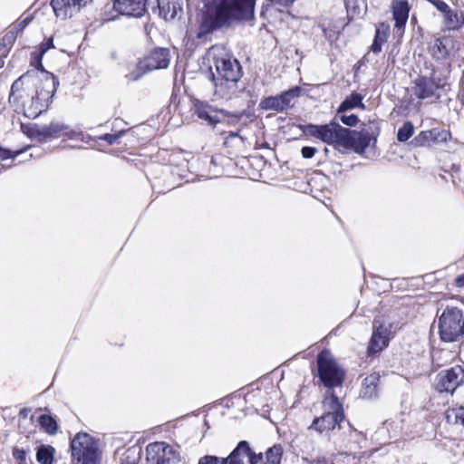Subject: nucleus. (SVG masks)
<instances>
[{"mask_svg":"<svg viewBox=\"0 0 464 464\" xmlns=\"http://www.w3.org/2000/svg\"><path fill=\"white\" fill-rule=\"evenodd\" d=\"M256 0H218L208 5L202 14L197 38L227 27L234 21H251L255 17Z\"/></svg>","mask_w":464,"mask_h":464,"instance_id":"1","label":"nucleus"},{"mask_svg":"<svg viewBox=\"0 0 464 464\" xmlns=\"http://www.w3.org/2000/svg\"><path fill=\"white\" fill-rule=\"evenodd\" d=\"M40 82L35 85V95L24 104V114L29 119H35L47 111L56 92L59 82L49 72H40Z\"/></svg>","mask_w":464,"mask_h":464,"instance_id":"2","label":"nucleus"},{"mask_svg":"<svg viewBox=\"0 0 464 464\" xmlns=\"http://www.w3.org/2000/svg\"><path fill=\"white\" fill-rule=\"evenodd\" d=\"M323 407V414L313 420L307 428L308 431H315L322 435L334 430L336 427L341 428V423L344 420V411L334 391H330L329 396H324Z\"/></svg>","mask_w":464,"mask_h":464,"instance_id":"3","label":"nucleus"},{"mask_svg":"<svg viewBox=\"0 0 464 464\" xmlns=\"http://www.w3.org/2000/svg\"><path fill=\"white\" fill-rule=\"evenodd\" d=\"M317 375L320 382L327 388L325 396L335 387H341L345 379V371L337 363L331 352L322 350L316 358Z\"/></svg>","mask_w":464,"mask_h":464,"instance_id":"4","label":"nucleus"},{"mask_svg":"<svg viewBox=\"0 0 464 464\" xmlns=\"http://www.w3.org/2000/svg\"><path fill=\"white\" fill-rule=\"evenodd\" d=\"M439 335L444 343L458 342L464 336V313L455 306H447L438 316Z\"/></svg>","mask_w":464,"mask_h":464,"instance_id":"5","label":"nucleus"},{"mask_svg":"<svg viewBox=\"0 0 464 464\" xmlns=\"http://www.w3.org/2000/svg\"><path fill=\"white\" fill-rule=\"evenodd\" d=\"M73 464H96L100 459L99 442L85 432L77 433L70 443Z\"/></svg>","mask_w":464,"mask_h":464,"instance_id":"6","label":"nucleus"},{"mask_svg":"<svg viewBox=\"0 0 464 464\" xmlns=\"http://www.w3.org/2000/svg\"><path fill=\"white\" fill-rule=\"evenodd\" d=\"M169 61V51L167 48H155L137 64L136 70L128 77L130 81H137L147 72L167 68Z\"/></svg>","mask_w":464,"mask_h":464,"instance_id":"7","label":"nucleus"},{"mask_svg":"<svg viewBox=\"0 0 464 464\" xmlns=\"http://www.w3.org/2000/svg\"><path fill=\"white\" fill-rule=\"evenodd\" d=\"M392 324L375 319L372 323V334L367 347L369 356L375 355L388 347L392 337Z\"/></svg>","mask_w":464,"mask_h":464,"instance_id":"8","label":"nucleus"},{"mask_svg":"<svg viewBox=\"0 0 464 464\" xmlns=\"http://www.w3.org/2000/svg\"><path fill=\"white\" fill-rule=\"evenodd\" d=\"M146 464H176L178 454L168 443L156 441L146 447Z\"/></svg>","mask_w":464,"mask_h":464,"instance_id":"9","label":"nucleus"},{"mask_svg":"<svg viewBox=\"0 0 464 464\" xmlns=\"http://www.w3.org/2000/svg\"><path fill=\"white\" fill-rule=\"evenodd\" d=\"M462 383L464 369L460 365H455L437 375L436 388L440 392H453Z\"/></svg>","mask_w":464,"mask_h":464,"instance_id":"10","label":"nucleus"},{"mask_svg":"<svg viewBox=\"0 0 464 464\" xmlns=\"http://www.w3.org/2000/svg\"><path fill=\"white\" fill-rule=\"evenodd\" d=\"M221 464H260L261 455L251 450L246 440L240 441L232 452L227 457L222 458Z\"/></svg>","mask_w":464,"mask_h":464,"instance_id":"11","label":"nucleus"},{"mask_svg":"<svg viewBox=\"0 0 464 464\" xmlns=\"http://www.w3.org/2000/svg\"><path fill=\"white\" fill-rule=\"evenodd\" d=\"M300 94V88L295 87L279 95L269 96L262 100L259 107L265 111H284L293 105V101Z\"/></svg>","mask_w":464,"mask_h":464,"instance_id":"12","label":"nucleus"},{"mask_svg":"<svg viewBox=\"0 0 464 464\" xmlns=\"http://www.w3.org/2000/svg\"><path fill=\"white\" fill-rule=\"evenodd\" d=\"M214 65L216 72H212L210 67L211 78L220 77L227 78H241L242 68L237 59L227 57H217L214 59Z\"/></svg>","mask_w":464,"mask_h":464,"instance_id":"13","label":"nucleus"},{"mask_svg":"<svg viewBox=\"0 0 464 464\" xmlns=\"http://www.w3.org/2000/svg\"><path fill=\"white\" fill-rule=\"evenodd\" d=\"M240 78H227L220 77L211 78L214 84V93L221 99L231 100L238 97L239 94L245 90V85H239Z\"/></svg>","mask_w":464,"mask_h":464,"instance_id":"14","label":"nucleus"},{"mask_svg":"<svg viewBox=\"0 0 464 464\" xmlns=\"http://www.w3.org/2000/svg\"><path fill=\"white\" fill-rule=\"evenodd\" d=\"M444 82L440 78L420 76L414 81L413 93L421 100L439 95L437 91L442 88Z\"/></svg>","mask_w":464,"mask_h":464,"instance_id":"15","label":"nucleus"},{"mask_svg":"<svg viewBox=\"0 0 464 464\" xmlns=\"http://www.w3.org/2000/svg\"><path fill=\"white\" fill-rule=\"evenodd\" d=\"M348 132L349 133L345 135L346 141H343V148L345 150H353L355 153L360 155L363 154L370 146L372 133L366 129L360 131L348 129Z\"/></svg>","mask_w":464,"mask_h":464,"instance_id":"16","label":"nucleus"},{"mask_svg":"<svg viewBox=\"0 0 464 464\" xmlns=\"http://www.w3.org/2000/svg\"><path fill=\"white\" fill-rule=\"evenodd\" d=\"M194 112L202 121H207L209 125L215 126L223 122V118L228 115V111L218 109L208 102L196 101L194 103Z\"/></svg>","mask_w":464,"mask_h":464,"instance_id":"17","label":"nucleus"},{"mask_svg":"<svg viewBox=\"0 0 464 464\" xmlns=\"http://www.w3.org/2000/svg\"><path fill=\"white\" fill-rule=\"evenodd\" d=\"M92 0H52L51 5L55 15L61 19H67L78 13L82 6Z\"/></svg>","mask_w":464,"mask_h":464,"instance_id":"18","label":"nucleus"},{"mask_svg":"<svg viewBox=\"0 0 464 464\" xmlns=\"http://www.w3.org/2000/svg\"><path fill=\"white\" fill-rule=\"evenodd\" d=\"M36 135L40 140L57 139L64 137L72 139L74 132L70 130L69 126L62 122H51L36 129Z\"/></svg>","mask_w":464,"mask_h":464,"instance_id":"19","label":"nucleus"},{"mask_svg":"<svg viewBox=\"0 0 464 464\" xmlns=\"http://www.w3.org/2000/svg\"><path fill=\"white\" fill-rule=\"evenodd\" d=\"M349 133L347 128L342 127L335 121L324 124L322 141L328 144H334L343 147V141H346L345 135Z\"/></svg>","mask_w":464,"mask_h":464,"instance_id":"20","label":"nucleus"},{"mask_svg":"<svg viewBox=\"0 0 464 464\" xmlns=\"http://www.w3.org/2000/svg\"><path fill=\"white\" fill-rule=\"evenodd\" d=\"M113 8L122 15L140 17L146 10V0H114Z\"/></svg>","mask_w":464,"mask_h":464,"instance_id":"21","label":"nucleus"},{"mask_svg":"<svg viewBox=\"0 0 464 464\" xmlns=\"http://www.w3.org/2000/svg\"><path fill=\"white\" fill-rule=\"evenodd\" d=\"M410 5L407 0H394L392 3V16L395 21L394 31L402 34L409 18Z\"/></svg>","mask_w":464,"mask_h":464,"instance_id":"22","label":"nucleus"},{"mask_svg":"<svg viewBox=\"0 0 464 464\" xmlns=\"http://www.w3.org/2000/svg\"><path fill=\"white\" fill-rule=\"evenodd\" d=\"M380 382V375L372 373L365 377L362 382L360 397L364 400H372L378 396V387Z\"/></svg>","mask_w":464,"mask_h":464,"instance_id":"23","label":"nucleus"},{"mask_svg":"<svg viewBox=\"0 0 464 464\" xmlns=\"http://www.w3.org/2000/svg\"><path fill=\"white\" fill-rule=\"evenodd\" d=\"M40 72H42L27 71L18 79H16L11 86L9 100L11 101L12 99H16V92H18L22 89L24 83L32 84L35 87V85L40 82Z\"/></svg>","mask_w":464,"mask_h":464,"instance_id":"24","label":"nucleus"},{"mask_svg":"<svg viewBox=\"0 0 464 464\" xmlns=\"http://www.w3.org/2000/svg\"><path fill=\"white\" fill-rule=\"evenodd\" d=\"M451 40L450 38H437L432 44L429 47L430 55L439 62H443L448 59L450 55V45Z\"/></svg>","mask_w":464,"mask_h":464,"instance_id":"25","label":"nucleus"},{"mask_svg":"<svg viewBox=\"0 0 464 464\" xmlns=\"http://www.w3.org/2000/svg\"><path fill=\"white\" fill-rule=\"evenodd\" d=\"M159 14L166 21L173 20L182 11L178 0H158Z\"/></svg>","mask_w":464,"mask_h":464,"instance_id":"26","label":"nucleus"},{"mask_svg":"<svg viewBox=\"0 0 464 464\" xmlns=\"http://www.w3.org/2000/svg\"><path fill=\"white\" fill-rule=\"evenodd\" d=\"M442 13L444 14V24L448 30H458L463 25L464 14L462 12L448 6Z\"/></svg>","mask_w":464,"mask_h":464,"instance_id":"27","label":"nucleus"},{"mask_svg":"<svg viewBox=\"0 0 464 464\" xmlns=\"http://www.w3.org/2000/svg\"><path fill=\"white\" fill-rule=\"evenodd\" d=\"M354 108L364 109L362 96L358 92H353L347 96L339 105L337 113H343L344 111L353 110Z\"/></svg>","mask_w":464,"mask_h":464,"instance_id":"28","label":"nucleus"},{"mask_svg":"<svg viewBox=\"0 0 464 464\" xmlns=\"http://www.w3.org/2000/svg\"><path fill=\"white\" fill-rule=\"evenodd\" d=\"M260 464H280L283 455V448L281 445H274L269 448L265 454L260 453Z\"/></svg>","mask_w":464,"mask_h":464,"instance_id":"29","label":"nucleus"},{"mask_svg":"<svg viewBox=\"0 0 464 464\" xmlns=\"http://www.w3.org/2000/svg\"><path fill=\"white\" fill-rule=\"evenodd\" d=\"M54 449L49 445H42L36 452V459L41 464H52L53 460Z\"/></svg>","mask_w":464,"mask_h":464,"instance_id":"30","label":"nucleus"},{"mask_svg":"<svg viewBox=\"0 0 464 464\" xmlns=\"http://www.w3.org/2000/svg\"><path fill=\"white\" fill-rule=\"evenodd\" d=\"M38 422L42 429L50 435L57 432L58 425L56 420L50 415L43 414L38 418Z\"/></svg>","mask_w":464,"mask_h":464,"instance_id":"31","label":"nucleus"},{"mask_svg":"<svg viewBox=\"0 0 464 464\" xmlns=\"http://www.w3.org/2000/svg\"><path fill=\"white\" fill-rule=\"evenodd\" d=\"M446 419L449 422L461 424L464 427V406L449 409L446 411Z\"/></svg>","mask_w":464,"mask_h":464,"instance_id":"32","label":"nucleus"},{"mask_svg":"<svg viewBox=\"0 0 464 464\" xmlns=\"http://www.w3.org/2000/svg\"><path fill=\"white\" fill-rule=\"evenodd\" d=\"M437 133L436 129L430 130L420 131L412 140L411 144L414 146H426L432 142V136Z\"/></svg>","mask_w":464,"mask_h":464,"instance_id":"33","label":"nucleus"},{"mask_svg":"<svg viewBox=\"0 0 464 464\" xmlns=\"http://www.w3.org/2000/svg\"><path fill=\"white\" fill-rule=\"evenodd\" d=\"M295 441L304 454L311 455L314 451V441L307 436L297 437Z\"/></svg>","mask_w":464,"mask_h":464,"instance_id":"34","label":"nucleus"},{"mask_svg":"<svg viewBox=\"0 0 464 464\" xmlns=\"http://www.w3.org/2000/svg\"><path fill=\"white\" fill-rule=\"evenodd\" d=\"M414 132V126L411 121H405L401 127L399 128L397 132V140L400 142L407 141Z\"/></svg>","mask_w":464,"mask_h":464,"instance_id":"35","label":"nucleus"},{"mask_svg":"<svg viewBox=\"0 0 464 464\" xmlns=\"http://www.w3.org/2000/svg\"><path fill=\"white\" fill-rule=\"evenodd\" d=\"M390 34V25L385 23H381L376 26L374 39L385 43Z\"/></svg>","mask_w":464,"mask_h":464,"instance_id":"36","label":"nucleus"},{"mask_svg":"<svg viewBox=\"0 0 464 464\" xmlns=\"http://www.w3.org/2000/svg\"><path fill=\"white\" fill-rule=\"evenodd\" d=\"M44 53H42L41 51L34 52L31 54V65L34 67L32 71H37V72H47L44 70L43 64H42V57Z\"/></svg>","mask_w":464,"mask_h":464,"instance_id":"37","label":"nucleus"},{"mask_svg":"<svg viewBox=\"0 0 464 464\" xmlns=\"http://www.w3.org/2000/svg\"><path fill=\"white\" fill-rule=\"evenodd\" d=\"M244 115H246V111H236V112L228 111L227 116H225L224 118H223V116H221V118L223 119V122H227V124L235 125L239 122V121L241 120V118Z\"/></svg>","mask_w":464,"mask_h":464,"instance_id":"38","label":"nucleus"},{"mask_svg":"<svg viewBox=\"0 0 464 464\" xmlns=\"http://www.w3.org/2000/svg\"><path fill=\"white\" fill-rule=\"evenodd\" d=\"M32 21V17L26 16L24 18L18 19L13 25L12 30L18 34L22 32Z\"/></svg>","mask_w":464,"mask_h":464,"instance_id":"39","label":"nucleus"},{"mask_svg":"<svg viewBox=\"0 0 464 464\" xmlns=\"http://www.w3.org/2000/svg\"><path fill=\"white\" fill-rule=\"evenodd\" d=\"M324 125L309 124L305 128V132L314 138L322 140Z\"/></svg>","mask_w":464,"mask_h":464,"instance_id":"40","label":"nucleus"},{"mask_svg":"<svg viewBox=\"0 0 464 464\" xmlns=\"http://www.w3.org/2000/svg\"><path fill=\"white\" fill-rule=\"evenodd\" d=\"M29 450H25L24 449H20L18 447H14L12 455L14 459L18 461V463L26 462L27 455Z\"/></svg>","mask_w":464,"mask_h":464,"instance_id":"41","label":"nucleus"},{"mask_svg":"<svg viewBox=\"0 0 464 464\" xmlns=\"http://www.w3.org/2000/svg\"><path fill=\"white\" fill-rule=\"evenodd\" d=\"M340 121L346 126L353 127L358 123L359 118L355 114L341 115Z\"/></svg>","mask_w":464,"mask_h":464,"instance_id":"42","label":"nucleus"},{"mask_svg":"<svg viewBox=\"0 0 464 464\" xmlns=\"http://www.w3.org/2000/svg\"><path fill=\"white\" fill-rule=\"evenodd\" d=\"M122 133H123L122 131H119V132L113 133V134L107 133V134H103V135L100 136L99 139L102 140L111 145V144H114L117 142V140L122 135Z\"/></svg>","mask_w":464,"mask_h":464,"instance_id":"43","label":"nucleus"},{"mask_svg":"<svg viewBox=\"0 0 464 464\" xmlns=\"http://www.w3.org/2000/svg\"><path fill=\"white\" fill-rule=\"evenodd\" d=\"M198 464H221L220 459L213 455H205L198 459Z\"/></svg>","mask_w":464,"mask_h":464,"instance_id":"44","label":"nucleus"},{"mask_svg":"<svg viewBox=\"0 0 464 464\" xmlns=\"http://www.w3.org/2000/svg\"><path fill=\"white\" fill-rule=\"evenodd\" d=\"M437 133L432 136V142L435 141H446L450 133L444 130L436 129Z\"/></svg>","mask_w":464,"mask_h":464,"instance_id":"45","label":"nucleus"},{"mask_svg":"<svg viewBox=\"0 0 464 464\" xmlns=\"http://www.w3.org/2000/svg\"><path fill=\"white\" fill-rule=\"evenodd\" d=\"M17 37V34L14 33L12 29L4 36L3 38V46L11 45Z\"/></svg>","mask_w":464,"mask_h":464,"instance_id":"46","label":"nucleus"},{"mask_svg":"<svg viewBox=\"0 0 464 464\" xmlns=\"http://www.w3.org/2000/svg\"><path fill=\"white\" fill-rule=\"evenodd\" d=\"M315 152H316V149L314 147H309V146L303 147V149L301 150L302 156L304 159L313 158L314 156Z\"/></svg>","mask_w":464,"mask_h":464,"instance_id":"47","label":"nucleus"},{"mask_svg":"<svg viewBox=\"0 0 464 464\" xmlns=\"http://www.w3.org/2000/svg\"><path fill=\"white\" fill-rule=\"evenodd\" d=\"M53 47V38H48L45 43H43L40 45L39 51L42 52V53H45L50 48Z\"/></svg>","mask_w":464,"mask_h":464,"instance_id":"48","label":"nucleus"},{"mask_svg":"<svg viewBox=\"0 0 464 464\" xmlns=\"http://www.w3.org/2000/svg\"><path fill=\"white\" fill-rule=\"evenodd\" d=\"M269 2L278 5L282 7L291 6L296 0H268Z\"/></svg>","mask_w":464,"mask_h":464,"instance_id":"49","label":"nucleus"},{"mask_svg":"<svg viewBox=\"0 0 464 464\" xmlns=\"http://www.w3.org/2000/svg\"><path fill=\"white\" fill-rule=\"evenodd\" d=\"M384 43L379 40L373 39L372 44L371 45V51L374 53H379L382 51V44Z\"/></svg>","mask_w":464,"mask_h":464,"instance_id":"50","label":"nucleus"},{"mask_svg":"<svg viewBox=\"0 0 464 464\" xmlns=\"http://www.w3.org/2000/svg\"><path fill=\"white\" fill-rule=\"evenodd\" d=\"M14 156L15 155H13L11 150L0 147V159L1 160H7V159L13 158Z\"/></svg>","mask_w":464,"mask_h":464,"instance_id":"51","label":"nucleus"},{"mask_svg":"<svg viewBox=\"0 0 464 464\" xmlns=\"http://www.w3.org/2000/svg\"><path fill=\"white\" fill-rule=\"evenodd\" d=\"M312 464H334L324 456H319L312 461Z\"/></svg>","mask_w":464,"mask_h":464,"instance_id":"52","label":"nucleus"},{"mask_svg":"<svg viewBox=\"0 0 464 464\" xmlns=\"http://www.w3.org/2000/svg\"><path fill=\"white\" fill-rule=\"evenodd\" d=\"M455 285L458 287H464V273L456 277Z\"/></svg>","mask_w":464,"mask_h":464,"instance_id":"53","label":"nucleus"},{"mask_svg":"<svg viewBox=\"0 0 464 464\" xmlns=\"http://www.w3.org/2000/svg\"><path fill=\"white\" fill-rule=\"evenodd\" d=\"M461 102L464 104V71L461 78V90H460Z\"/></svg>","mask_w":464,"mask_h":464,"instance_id":"54","label":"nucleus"},{"mask_svg":"<svg viewBox=\"0 0 464 464\" xmlns=\"http://www.w3.org/2000/svg\"><path fill=\"white\" fill-rule=\"evenodd\" d=\"M29 413V409L24 408L20 411L19 415L23 418H26Z\"/></svg>","mask_w":464,"mask_h":464,"instance_id":"55","label":"nucleus"},{"mask_svg":"<svg viewBox=\"0 0 464 464\" xmlns=\"http://www.w3.org/2000/svg\"><path fill=\"white\" fill-rule=\"evenodd\" d=\"M228 136H229V137H237V136H238V131H235V132H234V131H231V132H229V135H228Z\"/></svg>","mask_w":464,"mask_h":464,"instance_id":"56","label":"nucleus"},{"mask_svg":"<svg viewBox=\"0 0 464 464\" xmlns=\"http://www.w3.org/2000/svg\"><path fill=\"white\" fill-rule=\"evenodd\" d=\"M5 65V60L4 58L0 57V68H2Z\"/></svg>","mask_w":464,"mask_h":464,"instance_id":"57","label":"nucleus"},{"mask_svg":"<svg viewBox=\"0 0 464 464\" xmlns=\"http://www.w3.org/2000/svg\"><path fill=\"white\" fill-rule=\"evenodd\" d=\"M346 8L349 9L351 7V2L348 0L345 2Z\"/></svg>","mask_w":464,"mask_h":464,"instance_id":"58","label":"nucleus"},{"mask_svg":"<svg viewBox=\"0 0 464 464\" xmlns=\"http://www.w3.org/2000/svg\"><path fill=\"white\" fill-rule=\"evenodd\" d=\"M18 464H27V462H22V463H18Z\"/></svg>","mask_w":464,"mask_h":464,"instance_id":"59","label":"nucleus"}]
</instances>
